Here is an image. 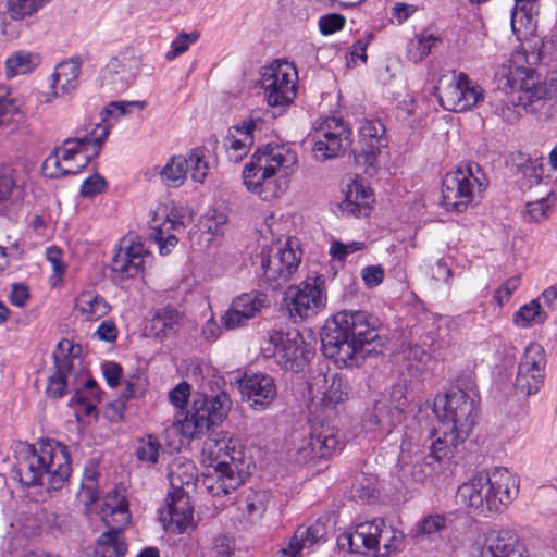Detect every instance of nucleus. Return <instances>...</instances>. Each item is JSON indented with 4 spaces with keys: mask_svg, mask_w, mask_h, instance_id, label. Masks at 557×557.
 Listing matches in <instances>:
<instances>
[{
    "mask_svg": "<svg viewBox=\"0 0 557 557\" xmlns=\"http://www.w3.org/2000/svg\"><path fill=\"white\" fill-rule=\"evenodd\" d=\"M381 400H386L393 409L399 410L403 414H405L408 400L406 397L405 387L403 385L393 386L388 398H382Z\"/></svg>",
    "mask_w": 557,
    "mask_h": 557,
    "instance_id": "62",
    "label": "nucleus"
},
{
    "mask_svg": "<svg viewBox=\"0 0 557 557\" xmlns=\"http://www.w3.org/2000/svg\"><path fill=\"white\" fill-rule=\"evenodd\" d=\"M38 62L39 58L37 54L27 51H16L5 61V75L10 78L29 73L38 65Z\"/></svg>",
    "mask_w": 557,
    "mask_h": 557,
    "instance_id": "40",
    "label": "nucleus"
},
{
    "mask_svg": "<svg viewBox=\"0 0 557 557\" xmlns=\"http://www.w3.org/2000/svg\"><path fill=\"white\" fill-rule=\"evenodd\" d=\"M82 61L78 57L62 61L52 74V87L55 96H63L74 90L78 85Z\"/></svg>",
    "mask_w": 557,
    "mask_h": 557,
    "instance_id": "31",
    "label": "nucleus"
},
{
    "mask_svg": "<svg viewBox=\"0 0 557 557\" xmlns=\"http://www.w3.org/2000/svg\"><path fill=\"white\" fill-rule=\"evenodd\" d=\"M341 442L338 431L324 423H313L307 443L299 448L305 459L315 460L331 456L338 448Z\"/></svg>",
    "mask_w": 557,
    "mask_h": 557,
    "instance_id": "23",
    "label": "nucleus"
},
{
    "mask_svg": "<svg viewBox=\"0 0 557 557\" xmlns=\"http://www.w3.org/2000/svg\"><path fill=\"white\" fill-rule=\"evenodd\" d=\"M13 479L26 488L46 486L59 491L69 480L72 467L67 447L61 443L41 442L38 447L20 443L15 448Z\"/></svg>",
    "mask_w": 557,
    "mask_h": 557,
    "instance_id": "2",
    "label": "nucleus"
},
{
    "mask_svg": "<svg viewBox=\"0 0 557 557\" xmlns=\"http://www.w3.org/2000/svg\"><path fill=\"white\" fill-rule=\"evenodd\" d=\"M261 280L265 287L280 289L297 271L301 253L294 250L288 243L285 247L277 248L274 255L261 251Z\"/></svg>",
    "mask_w": 557,
    "mask_h": 557,
    "instance_id": "13",
    "label": "nucleus"
},
{
    "mask_svg": "<svg viewBox=\"0 0 557 557\" xmlns=\"http://www.w3.org/2000/svg\"><path fill=\"white\" fill-rule=\"evenodd\" d=\"M298 163L296 152L286 145L267 144L258 148L243 171L247 189L263 200L277 198L281 187L275 180L277 172L289 175Z\"/></svg>",
    "mask_w": 557,
    "mask_h": 557,
    "instance_id": "5",
    "label": "nucleus"
},
{
    "mask_svg": "<svg viewBox=\"0 0 557 557\" xmlns=\"http://www.w3.org/2000/svg\"><path fill=\"white\" fill-rule=\"evenodd\" d=\"M238 383L243 399L253 410H265L277 397L275 381L267 373L245 372Z\"/></svg>",
    "mask_w": 557,
    "mask_h": 557,
    "instance_id": "19",
    "label": "nucleus"
},
{
    "mask_svg": "<svg viewBox=\"0 0 557 557\" xmlns=\"http://www.w3.org/2000/svg\"><path fill=\"white\" fill-rule=\"evenodd\" d=\"M377 527L372 521L357 524L354 531H346L337 537L339 549L351 554H363L374 547V533Z\"/></svg>",
    "mask_w": 557,
    "mask_h": 557,
    "instance_id": "29",
    "label": "nucleus"
},
{
    "mask_svg": "<svg viewBox=\"0 0 557 557\" xmlns=\"http://www.w3.org/2000/svg\"><path fill=\"white\" fill-rule=\"evenodd\" d=\"M60 354L54 352V373L49 377L46 393L51 398H61L66 393L67 376L73 369L74 345L70 341L58 344Z\"/></svg>",
    "mask_w": 557,
    "mask_h": 557,
    "instance_id": "25",
    "label": "nucleus"
},
{
    "mask_svg": "<svg viewBox=\"0 0 557 557\" xmlns=\"http://www.w3.org/2000/svg\"><path fill=\"white\" fill-rule=\"evenodd\" d=\"M518 478L505 468L479 472L458 487L457 499L475 512H502L518 495Z\"/></svg>",
    "mask_w": 557,
    "mask_h": 557,
    "instance_id": "4",
    "label": "nucleus"
},
{
    "mask_svg": "<svg viewBox=\"0 0 557 557\" xmlns=\"http://www.w3.org/2000/svg\"><path fill=\"white\" fill-rule=\"evenodd\" d=\"M326 524L321 520H315L309 525H299L294 533V545L298 549H309L314 545L326 541Z\"/></svg>",
    "mask_w": 557,
    "mask_h": 557,
    "instance_id": "38",
    "label": "nucleus"
},
{
    "mask_svg": "<svg viewBox=\"0 0 557 557\" xmlns=\"http://www.w3.org/2000/svg\"><path fill=\"white\" fill-rule=\"evenodd\" d=\"M373 523L377 527L376 532H373L374 556L388 557L399 550L404 539L403 533L391 525H386L382 519H374Z\"/></svg>",
    "mask_w": 557,
    "mask_h": 557,
    "instance_id": "32",
    "label": "nucleus"
},
{
    "mask_svg": "<svg viewBox=\"0 0 557 557\" xmlns=\"http://www.w3.org/2000/svg\"><path fill=\"white\" fill-rule=\"evenodd\" d=\"M488 185L486 174L474 162L461 163L442 182V203L448 211L463 212L473 202L475 193Z\"/></svg>",
    "mask_w": 557,
    "mask_h": 557,
    "instance_id": "7",
    "label": "nucleus"
},
{
    "mask_svg": "<svg viewBox=\"0 0 557 557\" xmlns=\"http://www.w3.org/2000/svg\"><path fill=\"white\" fill-rule=\"evenodd\" d=\"M187 173V157L174 156L161 171V180L170 187H178L184 184Z\"/></svg>",
    "mask_w": 557,
    "mask_h": 557,
    "instance_id": "39",
    "label": "nucleus"
},
{
    "mask_svg": "<svg viewBox=\"0 0 557 557\" xmlns=\"http://www.w3.org/2000/svg\"><path fill=\"white\" fill-rule=\"evenodd\" d=\"M180 319L181 313L172 306L157 310L148 326L150 335L160 339L173 336L177 332Z\"/></svg>",
    "mask_w": 557,
    "mask_h": 557,
    "instance_id": "33",
    "label": "nucleus"
},
{
    "mask_svg": "<svg viewBox=\"0 0 557 557\" xmlns=\"http://www.w3.org/2000/svg\"><path fill=\"white\" fill-rule=\"evenodd\" d=\"M548 198H541L536 201H530L525 206L524 219L528 222L539 223L547 219L549 210Z\"/></svg>",
    "mask_w": 557,
    "mask_h": 557,
    "instance_id": "50",
    "label": "nucleus"
},
{
    "mask_svg": "<svg viewBox=\"0 0 557 557\" xmlns=\"http://www.w3.org/2000/svg\"><path fill=\"white\" fill-rule=\"evenodd\" d=\"M126 106H133V107H137L139 109H143L145 107V102L144 101H129V102L112 101L107 107H104L102 109V111L100 113L101 120L106 121V119L108 116H116V117L123 116L127 112L125 109Z\"/></svg>",
    "mask_w": 557,
    "mask_h": 557,
    "instance_id": "58",
    "label": "nucleus"
},
{
    "mask_svg": "<svg viewBox=\"0 0 557 557\" xmlns=\"http://www.w3.org/2000/svg\"><path fill=\"white\" fill-rule=\"evenodd\" d=\"M270 341L274 345V357L283 369L292 372L301 370L306 344L298 332L275 333Z\"/></svg>",
    "mask_w": 557,
    "mask_h": 557,
    "instance_id": "22",
    "label": "nucleus"
},
{
    "mask_svg": "<svg viewBox=\"0 0 557 557\" xmlns=\"http://www.w3.org/2000/svg\"><path fill=\"white\" fill-rule=\"evenodd\" d=\"M534 3L531 1L520 0V4L517 2L511 11V26L516 32L517 24L528 25L532 21V10Z\"/></svg>",
    "mask_w": 557,
    "mask_h": 557,
    "instance_id": "52",
    "label": "nucleus"
},
{
    "mask_svg": "<svg viewBox=\"0 0 557 557\" xmlns=\"http://www.w3.org/2000/svg\"><path fill=\"white\" fill-rule=\"evenodd\" d=\"M500 75L506 78V85L519 89L520 102L539 119L557 116V73H550L542 81L534 69L516 65Z\"/></svg>",
    "mask_w": 557,
    "mask_h": 557,
    "instance_id": "6",
    "label": "nucleus"
},
{
    "mask_svg": "<svg viewBox=\"0 0 557 557\" xmlns=\"http://www.w3.org/2000/svg\"><path fill=\"white\" fill-rule=\"evenodd\" d=\"M361 276L368 287H375L383 282L384 269L382 265H368L362 269Z\"/></svg>",
    "mask_w": 557,
    "mask_h": 557,
    "instance_id": "63",
    "label": "nucleus"
},
{
    "mask_svg": "<svg viewBox=\"0 0 557 557\" xmlns=\"http://www.w3.org/2000/svg\"><path fill=\"white\" fill-rule=\"evenodd\" d=\"M205 157L206 150L203 148H196L190 151L187 158L190 177L198 183H203L208 174V163Z\"/></svg>",
    "mask_w": 557,
    "mask_h": 557,
    "instance_id": "46",
    "label": "nucleus"
},
{
    "mask_svg": "<svg viewBox=\"0 0 557 557\" xmlns=\"http://www.w3.org/2000/svg\"><path fill=\"white\" fill-rule=\"evenodd\" d=\"M351 132L339 117H327L315 131L312 148L315 160L325 161L343 153L351 144Z\"/></svg>",
    "mask_w": 557,
    "mask_h": 557,
    "instance_id": "14",
    "label": "nucleus"
},
{
    "mask_svg": "<svg viewBox=\"0 0 557 557\" xmlns=\"http://www.w3.org/2000/svg\"><path fill=\"white\" fill-rule=\"evenodd\" d=\"M248 320L245 313L239 312L233 305L221 317V323L226 330H234L246 324Z\"/></svg>",
    "mask_w": 557,
    "mask_h": 557,
    "instance_id": "61",
    "label": "nucleus"
},
{
    "mask_svg": "<svg viewBox=\"0 0 557 557\" xmlns=\"http://www.w3.org/2000/svg\"><path fill=\"white\" fill-rule=\"evenodd\" d=\"M74 308L88 321L98 320L111 310L108 301L92 292H83L76 298Z\"/></svg>",
    "mask_w": 557,
    "mask_h": 557,
    "instance_id": "36",
    "label": "nucleus"
},
{
    "mask_svg": "<svg viewBox=\"0 0 557 557\" xmlns=\"http://www.w3.org/2000/svg\"><path fill=\"white\" fill-rule=\"evenodd\" d=\"M109 126L96 124L95 128L89 135L79 138H67L60 147V158L63 162L67 163L74 160L77 156L88 151L89 145L95 148L94 156H98L101 150V145L106 141L109 135Z\"/></svg>",
    "mask_w": 557,
    "mask_h": 557,
    "instance_id": "27",
    "label": "nucleus"
},
{
    "mask_svg": "<svg viewBox=\"0 0 557 557\" xmlns=\"http://www.w3.org/2000/svg\"><path fill=\"white\" fill-rule=\"evenodd\" d=\"M297 71L288 62L275 61L263 66L259 81L264 98L272 108L289 106L297 95Z\"/></svg>",
    "mask_w": 557,
    "mask_h": 557,
    "instance_id": "9",
    "label": "nucleus"
},
{
    "mask_svg": "<svg viewBox=\"0 0 557 557\" xmlns=\"http://www.w3.org/2000/svg\"><path fill=\"white\" fill-rule=\"evenodd\" d=\"M161 515L168 530L183 533L193 521V507L187 492L171 490L165 499V510Z\"/></svg>",
    "mask_w": 557,
    "mask_h": 557,
    "instance_id": "26",
    "label": "nucleus"
},
{
    "mask_svg": "<svg viewBox=\"0 0 557 557\" xmlns=\"http://www.w3.org/2000/svg\"><path fill=\"white\" fill-rule=\"evenodd\" d=\"M363 247L364 243L362 242H352L346 245L339 240H334L330 247V255L333 259L344 261L348 255L359 251L363 249Z\"/></svg>",
    "mask_w": 557,
    "mask_h": 557,
    "instance_id": "56",
    "label": "nucleus"
},
{
    "mask_svg": "<svg viewBox=\"0 0 557 557\" xmlns=\"http://www.w3.org/2000/svg\"><path fill=\"white\" fill-rule=\"evenodd\" d=\"M404 417L405 414L393 409L386 400H377L369 418V423L372 425L370 430L388 434L401 423Z\"/></svg>",
    "mask_w": 557,
    "mask_h": 557,
    "instance_id": "34",
    "label": "nucleus"
},
{
    "mask_svg": "<svg viewBox=\"0 0 557 557\" xmlns=\"http://www.w3.org/2000/svg\"><path fill=\"white\" fill-rule=\"evenodd\" d=\"M434 412L440 426L434 429V450L441 456H455L470 435L478 417L474 396L457 387L437 397Z\"/></svg>",
    "mask_w": 557,
    "mask_h": 557,
    "instance_id": "3",
    "label": "nucleus"
},
{
    "mask_svg": "<svg viewBox=\"0 0 557 557\" xmlns=\"http://www.w3.org/2000/svg\"><path fill=\"white\" fill-rule=\"evenodd\" d=\"M60 151L61 148H54L42 163V172L49 178H59L66 175L77 174L85 169L91 160L90 156H85L81 163L62 166Z\"/></svg>",
    "mask_w": 557,
    "mask_h": 557,
    "instance_id": "37",
    "label": "nucleus"
},
{
    "mask_svg": "<svg viewBox=\"0 0 557 557\" xmlns=\"http://www.w3.org/2000/svg\"><path fill=\"white\" fill-rule=\"evenodd\" d=\"M103 376L110 387H116L120 385L122 376V367L117 362L107 361L102 364Z\"/></svg>",
    "mask_w": 557,
    "mask_h": 557,
    "instance_id": "64",
    "label": "nucleus"
},
{
    "mask_svg": "<svg viewBox=\"0 0 557 557\" xmlns=\"http://www.w3.org/2000/svg\"><path fill=\"white\" fill-rule=\"evenodd\" d=\"M519 170L525 177L534 178L536 183H540L545 172L544 160L529 157L520 163Z\"/></svg>",
    "mask_w": 557,
    "mask_h": 557,
    "instance_id": "54",
    "label": "nucleus"
},
{
    "mask_svg": "<svg viewBox=\"0 0 557 557\" xmlns=\"http://www.w3.org/2000/svg\"><path fill=\"white\" fill-rule=\"evenodd\" d=\"M106 506L111 510L114 522L119 527H112L103 532L97 541V552L101 557H124L127 545L123 540L122 528L129 523L128 503L117 491H112L106 497Z\"/></svg>",
    "mask_w": 557,
    "mask_h": 557,
    "instance_id": "11",
    "label": "nucleus"
},
{
    "mask_svg": "<svg viewBox=\"0 0 557 557\" xmlns=\"http://www.w3.org/2000/svg\"><path fill=\"white\" fill-rule=\"evenodd\" d=\"M436 94L441 106L454 112L467 111L484 100L483 88L462 72H454L450 81L441 79Z\"/></svg>",
    "mask_w": 557,
    "mask_h": 557,
    "instance_id": "10",
    "label": "nucleus"
},
{
    "mask_svg": "<svg viewBox=\"0 0 557 557\" xmlns=\"http://www.w3.org/2000/svg\"><path fill=\"white\" fill-rule=\"evenodd\" d=\"M385 347L374 319L363 310H342L325 322L321 332L323 355L345 367L359 366L367 356Z\"/></svg>",
    "mask_w": 557,
    "mask_h": 557,
    "instance_id": "1",
    "label": "nucleus"
},
{
    "mask_svg": "<svg viewBox=\"0 0 557 557\" xmlns=\"http://www.w3.org/2000/svg\"><path fill=\"white\" fill-rule=\"evenodd\" d=\"M385 127L379 120L366 121L359 129V140L354 147L355 162L372 175L376 169V154L385 146Z\"/></svg>",
    "mask_w": 557,
    "mask_h": 557,
    "instance_id": "17",
    "label": "nucleus"
},
{
    "mask_svg": "<svg viewBox=\"0 0 557 557\" xmlns=\"http://www.w3.org/2000/svg\"><path fill=\"white\" fill-rule=\"evenodd\" d=\"M261 110H253L239 124L231 127L226 136L227 157L233 162L242 161L255 143L253 133L262 131L265 121Z\"/></svg>",
    "mask_w": 557,
    "mask_h": 557,
    "instance_id": "18",
    "label": "nucleus"
},
{
    "mask_svg": "<svg viewBox=\"0 0 557 557\" xmlns=\"http://www.w3.org/2000/svg\"><path fill=\"white\" fill-rule=\"evenodd\" d=\"M145 394V382L140 375H135L125 381V391L121 394L120 399L111 404V407L122 417L125 403L132 398L143 397Z\"/></svg>",
    "mask_w": 557,
    "mask_h": 557,
    "instance_id": "44",
    "label": "nucleus"
},
{
    "mask_svg": "<svg viewBox=\"0 0 557 557\" xmlns=\"http://www.w3.org/2000/svg\"><path fill=\"white\" fill-rule=\"evenodd\" d=\"M160 451V443L153 435H148L146 440H143L137 449L136 456L139 460L147 461L151 465L157 463Z\"/></svg>",
    "mask_w": 557,
    "mask_h": 557,
    "instance_id": "49",
    "label": "nucleus"
},
{
    "mask_svg": "<svg viewBox=\"0 0 557 557\" xmlns=\"http://www.w3.org/2000/svg\"><path fill=\"white\" fill-rule=\"evenodd\" d=\"M440 39L433 34L423 32L421 35L410 39L407 44V58L411 62H421L431 52L432 47Z\"/></svg>",
    "mask_w": 557,
    "mask_h": 557,
    "instance_id": "42",
    "label": "nucleus"
},
{
    "mask_svg": "<svg viewBox=\"0 0 557 557\" xmlns=\"http://www.w3.org/2000/svg\"><path fill=\"white\" fill-rule=\"evenodd\" d=\"M50 0H9L8 8L13 20L20 21L41 9Z\"/></svg>",
    "mask_w": 557,
    "mask_h": 557,
    "instance_id": "47",
    "label": "nucleus"
},
{
    "mask_svg": "<svg viewBox=\"0 0 557 557\" xmlns=\"http://www.w3.org/2000/svg\"><path fill=\"white\" fill-rule=\"evenodd\" d=\"M108 187L104 177L98 173L86 178L81 187V194L86 198H92L103 193Z\"/></svg>",
    "mask_w": 557,
    "mask_h": 557,
    "instance_id": "55",
    "label": "nucleus"
},
{
    "mask_svg": "<svg viewBox=\"0 0 557 557\" xmlns=\"http://www.w3.org/2000/svg\"><path fill=\"white\" fill-rule=\"evenodd\" d=\"M13 174L14 170L9 165L0 168V202L11 195L16 185Z\"/></svg>",
    "mask_w": 557,
    "mask_h": 557,
    "instance_id": "59",
    "label": "nucleus"
},
{
    "mask_svg": "<svg viewBox=\"0 0 557 557\" xmlns=\"http://www.w3.org/2000/svg\"><path fill=\"white\" fill-rule=\"evenodd\" d=\"M199 38L198 32H193L190 34L182 32L175 40L172 41V49L166 53L165 58L168 60H173L176 57L183 54L188 50L189 45L195 42Z\"/></svg>",
    "mask_w": 557,
    "mask_h": 557,
    "instance_id": "51",
    "label": "nucleus"
},
{
    "mask_svg": "<svg viewBox=\"0 0 557 557\" xmlns=\"http://www.w3.org/2000/svg\"><path fill=\"white\" fill-rule=\"evenodd\" d=\"M544 349L539 344L527 347L518 367L515 389L518 394L530 396L539 392L544 379Z\"/></svg>",
    "mask_w": 557,
    "mask_h": 557,
    "instance_id": "16",
    "label": "nucleus"
},
{
    "mask_svg": "<svg viewBox=\"0 0 557 557\" xmlns=\"http://www.w3.org/2000/svg\"><path fill=\"white\" fill-rule=\"evenodd\" d=\"M268 297L260 292H250L237 296L232 305L238 309L239 312L245 313L247 320L253 318L265 306Z\"/></svg>",
    "mask_w": 557,
    "mask_h": 557,
    "instance_id": "41",
    "label": "nucleus"
},
{
    "mask_svg": "<svg viewBox=\"0 0 557 557\" xmlns=\"http://www.w3.org/2000/svg\"><path fill=\"white\" fill-rule=\"evenodd\" d=\"M324 277L315 275L308 276L298 285L289 286L286 290V300L292 317L306 319L315 315L326 302L323 294Z\"/></svg>",
    "mask_w": 557,
    "mask_h": 557,
    "instance_id": "12",
    "label": "nucleus"
},
{
    "mask_svg": "<svg viewBox=\"0 0 557 557\" xmlns=\"http://www.w3.org/2000/svg\"><path fill=\"white\" fill-rule=\"evenodd\" d=\"M17 113L18 107L15 101L7 96H0V127L9 125Z\"/></svg>",
    "mask_w": 557,
    "mask_h": 557,
    "instance_id": "60",
    "label": "nucleus"
},
{
    "mask_svg": "<svg viewBox=\"0 0 557 557\" xmlns=\"http://www.w3.org/2000/svg\"><path fill=\"white\" fill-rule=\"evenodd\" d=\"M548 319L547 313L542 309L537 299L523 305L515 315V322L523 327L531 323L542 324Z\"/></svg>",
    "mask_w": 557,
    "mask_h": 557,
    "instance_id": "43",
    "label": "nucleus"
},
{
    "mask_svg": "<svg viewBox=\"0 0 557 557\" xmlns=\"http://www.w3.org/2000/svg\"><path fill=\"white\" fill-rule=\"evenodd\" d=\"M171 490L186 492L185 488L195 486L197 468L190 460H174L169 467L168 473Z\"/></svg>",
    "mask_w": 557,
    "mask_h": 557,
    "instance_id": "35",
    "label": "nucleus"
},
{
    "mask_svg": "<svg viewBox=\"0 0 557 557\" xmlns=\"http://www.w3.org/2000/svg\"><path fill=\"white\" fill-rule=\"evenodd\" d=\"M147 253L140 242H131L128 246L120 248L112 259V270L122 278L136 276L144 269V258Z\"/></svg>",
    "mask_w": 557,
    "mask_h": 557,
    "instance_id": "28",
    "label": "nucleus"
},
{
    "mask_svg": "<svg viewBox=\"0 0 557 557\" xmlns=\"http://www.w3.org/2000/svg\"><path fill=\"white\" fill-rule=\"evenodd\" d=\"M446 528V517L440 513L425 516L416 527V536L437 533Z\"/></svg>",
    "mask_w": 557,
    "mask_h": 557,
    "instance_id": "48",
    "label": "nucleus"
},
{
    "mask_svg": "<svg viewBox=\"0 0 557 557\" xmlns=\"http://www.w3.org/2000/svg\"><path fill=\"white\" fill-rule=\"evenodd\" d=\"M455 456H441L434 450V441L431 453L428 456L416 455L411 460H406L403 454L399 458V479L406 485L423 484L431 481L442 469L443 459H451Z\"/></svg>",
    "mask_w": 557,
    "mask_h": 557,
    "instance_id": "20",
    "label": "nucleus"
},
{
    "mask_svg": "<svg viewBox=\"0 0 557 557\" xmlns=\"http://www.w3.org/2000/svg\"><path fill=\"white\" fill-rule=\"evenodd\" d=\"M213 468L214 473L206 475L202 480V484L212 496L226 495L235 491L249 475V470L227 466L225 461Z\"/></svg>",
    "mask_w": 557,
    "mask_h": 557,
    "instance_id": "24",
    "label": "nucleus"
},
{
    "mask_svg": "<svg viewBox=\"0 0 557 557\" xmlns=\"http://www.w3.org/2000/svg\"><path fill=\"white\" fill-rule=\"evenodd\" d=\"M345 17L338 13L324 14L319 18V29L322 35H332L345 26Z\"/></svg>",
    "mask_w": 557,
    "mask_h": 557,
    "instance_id": "53",
    "label": "nucleus"
},
{
    "mask_svg": "<svg viewBox=\"0 0 557 557\" xmlns=\"http://www.w3.org/2000/svg\"><path fill=\"white\" fill-rule=\"evenodd\" d=\"M470 557H529L525 546L510 529H491L482 542L476 541Z\"/></svg>",
    "mask_w": 557,
    "mask_h": 557,
    "instance_id": "15",
    "label": "nucleus"
},
{
    "mask_svg": "<svg viewBox=\"0 0 557 557\" xmlns=\"http://www.w3.org/2000/svg\"><path fill=\"white\" fill-rule=\"evenodd\" d=\"M203 450L208 453L214 466L225 461L227 466H237L239 469L249 470V465L245 459L243 448L238 445V440L228 436L226 432L212 431L203 443Z\"/></svg>",
    "mask_w": 557,
    "mask_h": 557,
    "instance_id": "21",
    "label": "nucleus"
},
{
    "mask_svg": "<svg viewBox=\"0 0 557 557\" xmlns=\"http://www.w3.org/2000/svg\"><path fill=\"white\" fill-rule=\"evenodd\" d=\"M180 228H184L183 222L166 215L165 221L160 226L152 227L150 238L160 246L170 231H177Z\"/></svg>",
    "mask_w": 557,
    "mask_h": 557,
    "instance_id": "57",
    "label": "nucleus"
},
{
    "mask_svg": "<svg viewBox=\"0 0 557 557\" xmlns=\"http://www.w3.org/2000/svg\"><path fill=\"white\" fill-rule=\"evenodd\" d=\"M518 64V60H510L508 66H503L502 70H499L496 74L498 77L499 84L503 85L504 88L508 87L511 91V95L508 96L506 99H503L499 101V103L496 106L495 113L506 123L513 124L517 122L521 115L520 110L524 109L528 111V109L520 102L519 96L520 91L518 88H511L509 85H506V78H502V73L506 70L515 69ZM529 112H531L529 110Z\"/></svg>",
    "mask_w": 557,
    "mask_h": 557,
    "instance_id": "30",
    "label": "nucleus"
},
{
    "mask_svg": "<svg viewBox=\"0 0 557 557\" xmlns=\"http://www.w3.org/2000/svg\"><path fill=\"white\" fill-rule=\"evenodd\" d=\"M350 387L346 377L341 374H334L324 392L323 401L327 405L341 404L347 399Z\"/></svg>",
    "mask_w": 557,
    "mask_h": 557,
    "instance_id": "45",
    "label": "nucleus"
},
{
    "mask_svg": "<svg viewBox=\"0 0 557 557\" xmlns=\"http://www.w3.org/2000/svg\"><path fill=\"white\" fill-rule=\"evenodd\" d=\"M231 399L226 393L215 396L198 394L194 397L193 407L182 422L185 436L195 438L219 425L226 418Z\"/></svg>",
    "mask_w": 557,
    "mask_h": 557,
    "instance_id": "8",
    "label": "nucleus"
}]
</instances>
